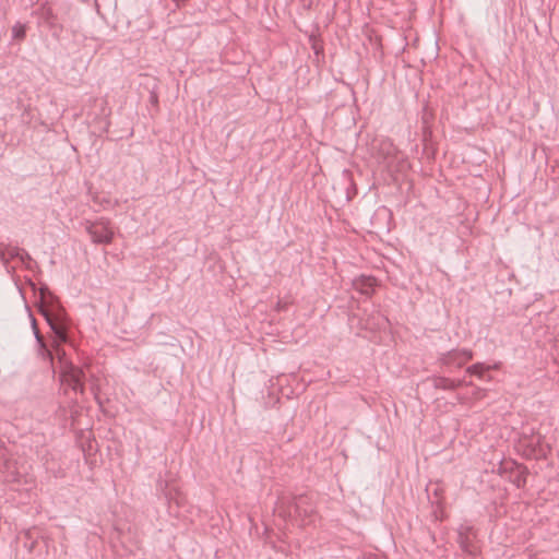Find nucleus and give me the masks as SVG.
<instances>
[{
	"instance_id": "obj_19",
	"label": "nucleus",
	"mask_w": 559,
	"mask_h": 559,
	"mask_svg": "<svg viewBox=\"0 0 559 559\" xmlns=\"http://www.w3.org/2000/svg\"><path fill=\"white\" fill-rule=\"evenodd\" d=\"M4 479H5V481H9V483H15V481H19V475L14 471H12L5 475Z\"/></svg>"
},
{
	"instance_id": "obj_2",
	"label": "nucleus",
	"mask_w": 559,
	"mask_h": 559,
	"mask_svg": "<svg viewBox=\"0 0 559 559\" xmlns=\"http://www.w3.org/2000/svg\"><path fill=\"white\" fill-rule=\"evenodd\" d=\"M274 511L284 521H290L299 526L313 524L317 519L313 503L308 496H299L293 500L281 497Z\"/></svg>"
},
{
	"instance_id": "obj_18",
	"label": "nucleus",
	"mask_w": 559,
	"mask_h": 559,
	"mask_svg": "<svg viewBox=\"0 0 559 559\" xmlns=\"http://www.w3.org/2000/svg\"><path fill=\"white\" fill-rule=\"evenodd\" d=\"M540 442H542V437L538 435L537 437H533L530 441V443L527 444L531 450L530 452L533 454V453H536L537 451V447H540Z\"/></svg>"
},
{
	"instance_id": "obj_16",
	"label": "nucleus",
	"mask_w": 559,
	"mask_h": 559,
	"mask_svg": "<svg viewBox=\"0 0 559 559\" xmlns=\"http://www.w3.org/2000/svg\"><path fill=\"white\" fill-rule=\"evenodd\" d=\"M29 317L32 319V329H33V333H34L36 343H37V345H43V343H45V340L37 328L36 320L32 314H29Z\"/></svg>"
},
{
	"instance_id": "obj_13",
	"label": "nucleus",
	"mask_w": 559,
	"mask_h": 559,
	"mask_svg": "<svg viewBox=\"0 0 559 559\" xmlns=\"http://www.w3.org/2000/svg\"><path fill=\"white\" fill-rule=\"evenodd\" d=\"M37 354L39 357H41L44 360L49 361L50 364L53 362V352L52 348H48L46 342L43 343V345H37Z\"/></svg>"
},
{
	"instance_id": "obj_3",
	"label": "nucleus",
	"mask_w": 559,
	"mask_h": 559,
	"mask_svg": "<svg viewBox=\"0 0 559 559\" xmlns=\"http://www.w3.org/2000/svg\"><path fill=\"white\" fill-rule=\"evenodd\" d=\"M456 542L464 554L471 557L479 555L480 547L478 545L477 534L474 526L471 524L463 523L457 527Z\"/></svg>"
},
{
	"instance_id": "obj_10",
	"label": "nucleus",
	"mask_w": 559,
	"mask_h": 559,
	"mask_svg": "<svg viewBox=\"0 0 559 559\" xmlns=\"http://www.w3.org/2000/svg\"><path fill=\"white\" fill-rule=\"evenodd\" d=\"M471 382H466L464 379L454 380L445 377L433 378V386L441 390H455L463 385H469Z\"/></svg>"
},
{
	"instance_id": "obj_15",
	"label": "nucleus",
	"mask_w": 559,
	"mask_h": 559,
	"mask_svg": "<svg viewBox=\"0 0 559 559\" xmlns=\"http://www.w3.org/2000/svg\"><path fill=\"white\" fill-rule=\"evenodd\" d=\"M26 35V27L25 25L21 24V23H16L13 27H12V36L14 39H24Z\"/></svg>"
},
{
	"instance_id": "obj_9",
	"label": "nucleus",
	"mask_w": 559,
	"mask_h": 559,
	"mask_svg": "<svg viewBox=\"0 0 559 559\" xmlns=\"http://www.w3.org/2000/svg\"><path fill=\"white\" fill-rule=\"evenodd\" d=\"M376 278L371 276L361 275L354 280V288L362 295L370 296L376 286Z\"/></svg>"
},
{
	"instance_id": "obj_14",
	"label": "nucleus",
	"mask_w": 559,
	"mask_h": 559,
	"mask_svg": "<svg viewBox=\"0 0 559 559\" xmlns=\"http://www.w3.org/2000/svg\"><path fill=\"white\" fill-rule=\"evenodd\" d=\"M40 17L50 26L53 25L55 22V15L52 10L49 7H41L40 8Z\"/></svg>"
},
{
	"instance_id": "obj_11",
	"label": "nucleus",
	"mask_w": 559,
	"mask_h": 559,
	"mask_svg": "<svg viewBox=\"0 0 559 559\" xmlns=\"http://www.w3.org/2000/svg\"><path fill=\"white\" fill-rule=\"evenodd\" d=\"M388 323V319L378 311L362 320L364 328L371 331L384 329Z\"/></svg>"
},
{
	"instance_id": "obj_22",
	"label": "nucleus",
	"mask_w": 559,
	"mask_h": 559,
	"mask_svg": "<svg viewBox=\"0 0 559 559\" xmlns=\"http://www.w3.org/2000/svg\"><path fill=\"white\" fill-rule=\"evenodd\" d=\"M486 370L487 372L490 371V370H497L500 368V362H495L492 365H486Z\"/></svg>"
},
{
	"instance_id": "obj_5",
	"label": "nucleus",
	"mask_w": 559,
	"mask_h": 559,
	"mask_svg": "<svg viewBox=\"0 0 559 559\" xmlns=\"http://www.w3.org/2000/svg\"><path fill=\"white\" fill-rule=\"evenodd\" d=\"M473 358V352L469 349H452L447 353L441 354L439 357V362L448 369V371H452L454 369L461 368L468 360Z\"/></svg>"
},
{
	"instance_id": "obj_20",
	"label": "nucleus",
	"mask_w": 559,
	"mask_h": 559,
	"mask_svg": "<svg viewBox=\"0 0 559 559\" xmlns=\"http://www.w3.org/2000/svg\"><path fill=\"white\" fill-rule=\"evenodd\" d=\"M515 485L518 488H521L525 485V477L522 475V473L520 475H518V477L515 478L514 480Z\"/></svg>"
},
{
	"instance_id": "obj_8",
	"label": "nucleus",
	"mask_w": 559,
	"mask_h": 559,
	"mask_svg": "<svg viewBox=\"0 0 559 559\" xmlns=\"http://www.w3.org/2000/svg\"><path fill=\"white\" fill-rule=\"evenodd\" d=\"M380 154L382 163L389 170L394 168L395 163L404 162V155L401 154L390 140H384L380 144Z\"/></svg>"
},
{
	"instance_id": "obj_21",
	"label": "nucleus",
	"mask_w": 559,
	"mask_h": 559,
	"mask_svg": "<svg viewBox=\"0 0 559 559\" xmlns=\"http://www.w3.org/2000/svg\"><path fill=\"white\" fill-rule=\"evenodd\" d=\"M47 471H49L55 477H62L63 476V472H62L61 468L49 469V467H47Z\"/></svg>"
},
{
	"instance_id": "obj_1",
	"label": "nucleus",
	"mask_w": 559,
	"mask_h": 559,
	"mask_svg": "<svg viewBox=\"0 0 559 559\" xmlns=\"http://www.w3.org/2000/svg\"><path fill=\"white\" fill-rule=\"evenodd\" d=\"M49 302L43 301L40 304L39 312L55 334L52 352L59 361L61 382L67 384L74 393L82 394L84 392V371L67 357V353L62 348V344H70L64 309L52 295H49Z\"/></svg>"
},
{
	"instance_id": "obj_23",
	"label": "nucleus",
	"mask_w": 559,
	"mask_h": 559,
	"mask_svg": "<svg viewBox=\"0 0 559 559\" xmlns=\"http://www.w3.org/2000/svg\"><path fill=\"white\" fill-rule=\"evenodd\" d=\"M286 307V304H283L282 301H278L276 305V309L280 311Z\"/></svg>"
},
{
	"instance_id": "obj_4",
	"label": "nucleus",
	"mask_w": 559,
	"mask_h": 559,
	"mask_svg": "<svg viewBox=\"0 0 559 559\" xmlns=\"http://www.w3.org/2000/svg\"><path fill=\"white\" fill-rule=\"evenodd\" d=\"M85 230L95 243H110L115 235L110 221L104 217L95 222L87 221Z\"/></svg>"
},
{
	"instance_id": "obj_12",
	"label": "nucleus",
	"mask_w": 559,
	"mask_h": 559,
	"mask_svg": "<svg viewBox=\"0 0 559 559\" xmlns=\"http://www.w3.org/2000/svg\"><path fill=\"white\" fill-rule=\"evenodd\" d=\"M486 368H487L486 364H484V362H476V364L467 367L466 373H468L471 376H475V377H477L480 380L490 381L491 377L486 374L487 373Z\"/></svg>"
},
{
	"instance_id": "obj_7",
	"label": "nucleus",
	"mask_w": 559,
	"mask_h": 559,
	"mask_svg": "<svg viewBox=\"0 0 559 559\" xmlns=\"http://www.w3.org/2000/svg\"><path fill=\"white\" fill-rule=\"evenodd\" d=\"M11 259H19L23 264L27 265L32 262V258L29 254L16 247L11 245H0V261L4 265V267L9 271V262Z\"/></svg>"
},
{
	"instance_id": "obj_17",
	"label": "nucleus",
	"mask_w": 559,
	"mask_h": 559,
	"mask_svg": "<svg viewBox=\"0 0 559 559\" xmlns=\"http://www.w3.org/2000/svg\"><path fill=\"white\" fill-rule=\"evenodd\" d=\"M29 317L32 319V329H33V333H34L36 343H37V345H43V343H45V340L37 328L36 320L32 314H29Z\"/></svg>"
},
{
	"instance_id": "obj_6",
	"label": "nucleus",
	"mask_w": 559,
	"mask_h": 559,
	"mask_svg": "<svg viewBox=\"0 0 559 559\" xmlns=\"http://www.w3.org/2000/svg\"><path fill=\"white\" fill-rule=\"evenodd\" d=\"M157 488L164 495L170 510L174 504L178 508L183 507L186 498L171 479H159Z\"/></svg>"
}]
</instances>
